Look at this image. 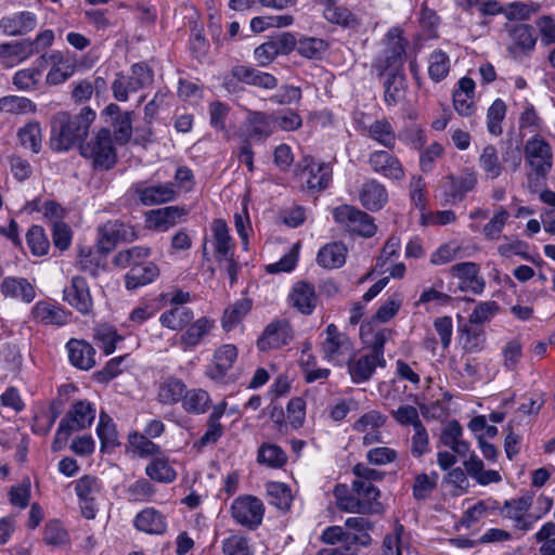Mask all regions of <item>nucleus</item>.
I'll return each mask as SVG.
<instances>
[{
  "label": "nucleus",
  "mask_w": 555,
  "mask_h": 555,
  "mask_svg": "<svg viewBox=\"0 0 555 555\" xmlns=\"http://www.w3.org/2000/svg\"><path fill=\"white\" fill-rule=\"evenodd\" d=\"M64 300L82 314H89L93 300L87 281L81 276H73L70 284L63 291Z\"/></svg>",
  "instance_id": "16"
},
{
  "label": "nucleus",
  "mask_w": 555,
  "mask_h": 555,
  "mask_svg": "<svg viewBox=\"0 0 555 555\" xmlns=\"http://www.w3.org/2000/svg\"><path fill=\"white\" fill-rule=\"evenodd\" d=\"M289 304L302 314H311L317 306L318 297L314 286L307 282H298L288 296Z\"/></svg>",
  "instance_id": "31"
},
{
  "label": "nucleus",
  "mask_w": 555,
  "mask_h": 555,
  "mask_svg": "<svg viewBox=\"0 0 555 555\" xmlns=\"http://www.w3.org/2000/svg\"><path fill=\"white\" fill-rule=\"evenodd\" d=\"M257 460L261 464H266L269 467L279 468L282 467L286 461V453L276 444L262 443L258 449Z\"/></svg>",
  "instance_id": "59"
},
{
  "label": "nucleus",
  "mask_w": 555,
  "mask_h": 555,
  "mask_svg": "<svg viewBox=\"0 0 555 555\" xmlns=\"http://www.w3.org/2000/svg\"><path fill=\"white\" fill-rule=\"evenodd\" d=\"M95 118V112L83 107L79 114L59 112L51 119L50 146L53 151L65 152L85 139Z\"/></svg>",
  "instance_id": "1"
},
{
  "label": "nucleus",
  "mask_w": 555,
  "mask_h": 555,
  "mask_svg": "<svg viewBox=\"0 0 555 555\" xmlns=\"http://www.w3.org/2000/svg\"><path fill=\"white\" fill-rule=\"evenodd\" d=\"M231 73L234 78L242 82L267 90H272L278 86V79L273 75L250 66L237 65L232 68Z\"/></svg>",
  "instance_id": "34"
},
{
  "label": "nucleus",
  "mask_w": 555,
  "mask_h": 555,
  "mask_svg": "<svg viewBox=\"0 0 555 555\" xmlns=\"http://www.w3.org/2000/svg\"><path fill=\"white\" fill-rule=\"evenodd\" d=\"M152 82V69L143 63H137L131 66L130 76H126L122 73L116 75L112 83L113 95L117 101L126 102L130 92H137Z\"/></svg>",
  "instance_id": "6"
},
{
  "label": "nucleus",
  "mask_w": 555,
  "mask_h": 555,
  "mask_svg": "<svg viewBox=\"0 0 555 555\" xmlns=\"http://www.w3.org/2000/svg\"><path fill=\"white\" fill-rule=\"evenodd\" d=\"M294 338V332L289 322L285 319H278L270 322L262 335L257 340V347L261 351L279 349L288 345Z\"/></svg>",
  "instance_id": "15"
},
{
  "label": "nucleus",
  "mask_w": 555,
  "mask_h": 555,
  "mask_svg": "<svg viewBox=\"0 0 555 555\" xmlns=\"http://www.w3.org/2000/svg\"><path fill=\"white\" fill-rule=\"evenodd\" d=\"M158 275L159 269L152 261H146L143 264H135L125 276L126 288L132 291L141 286H145L154 282Z\"/></svg>",
  "instance_id": "35"
},
{
  "label": "nucleus",
  "mask_w": 555,
  "mask_h": 555,
  "mask_svg": "<svg viewBox=\"0 0 555 555\" xmlns=\"http://www.w3.org/2000/svg\"><path fill=\"white\" fill-rule=\"evenodd\" d=\"M37 109L36 104L28 98L7 95L0 98V112L13 115L31 114Z\"/></svg>",
  "instance_id": "54"
},
{
  "label": "nucleus",
  "mask_w": 555,
  "mask_h": 555,
  "mask_svg": "<svg viewBox=\"0 0 555 555\" xmlns=\"http://www.w3.org/2000/svg\"><path fill=\"white\" fill-rule=\"evenodd\" d=\"M449 272L461 281L460 288L462 291H472L475 294L483 291L485 280L480 275V268L476 262L456 263L449 269Z\"/></svg>",
  "instance_id": "19"
},
{
  "label": "nucleus",
  "mask_w": 555,
  "mask_h": 555,
  "mask_svg": "<svg viewBox=\"0 0 555 555\" xmlns=\"http://www.w3.org/2000/svg\"><path fill=\"white\" fill-rule=\"evenodd\" d=\"M270 504L286 511L292 504V495L288 488L281 482H270L267 486Z\"/></svg>",
  "instance_id": "64"
},
{
  "label": "nucleus",
  "mask_w": 555,
  "mask_h": 555,
  "mask_svg": "<svg viewBox=\"0 0 555 555\" xmlns=\"http://www.w3.org/2000/svg\"><path fill=\"white\" fill-rule=\"evenodd\" d=\"M347 248L343 243L324 245L318 253L317 262L326 269L340 268L346 261Z\"/></svg>",
  "instance_id": "45"
},
{
  "label": "nucleus",
  "mask_w": 555,
  "mask_h": 555,
  "mask_svg": "<svg viewBox=\"0 0 555 555\" xmlns=\"http://www.w3.org/2000/svg\"><path fill=\"white\" fill-rule=\"evenodd\" d=\"M511 46L509 51L512 53L522 52L529 54L533 51L537 37L534 29L528 24H518L509 29Z\"/></svg>",
  "instance_id": "36"
},
{
  "label": "nucleus",
  "mask_w": 555,
  "mask_h": 555,
  "mask_svg": "<svg viewBox=\"0 0 555 555\" xmlns=\"http://www.w3.org/2000/svg\"><path fill=\"white\" fill-rule=\"evenodd\" d=\"M96 410L93 403L88 400L74 402L65 417L61 421L67 423V427L77 431L90 427L95 418Z\"/></svg>",
  "instance_id": "25"
},
{
  "label": "nucleus",
  "mask_w": 555,
  "mask_h": 555,
  "mask_svg": "<svg viewBox=\"0 0 555 555\" xmlns=\"http://www.w3.org/2000/svg\"><path fill=\"white\" fill-rule=\"evenodd\" d=\"M36 52L37 50L33 48V43L25 41L0 43V59L3 65L8 67L29 59Z\"/></svg>",
  "instance_id": "38"
},
{
  "label": "nucleus",
  "mask_w": 555,
  "mask_h": 555,
  "mask_svg": "<svg viewBox=\"0 0 555 555\" xmlns=\"http://www.w3.org/2000/svg\"><path fill=\"white\" fill-rule=\"evenodd\" d=\"M332 167L312 157H305L296 165L295 175L302 189L323 191L332 181Z\"/></svg>",
  "instance_id": "4"
},
{
  "label": "nucleus",
  "mask_w": 555,
  "mask_h": 555,
  "mask_svg": "<svg viewBox=\"0 0 555 555\" xmlns=\"http://www.w3.org/2000/svg\"><path fill=\"white\" fill-rule=\"evenodd\" d=\"M96 434L102 449L114 448L119 444L116 425L112 417L103 411L99 416Z\"/></svg>",
  "instance_id": "53"
},
{
  "label": "nucleus",
  "mask_w": 555,
  "mask_h": 555,
  "mask_svg": "<svg viewBox=\"0 0 555 555\" xmlns=\"http://www.w3.org/2000/svg\"><path fill=\"white\" fill-rule=\"evenodd\" d=\"M325 335L321 346L323 358L336 365L345 364L353 354V343L333 323L326 326Z\"/></svg>",
  "instance_id": "7"
},
{
  "label": "nucleus",
  "mask_w": 555,
  "mask_h": 555,
  "mask_svg": "<svg viewBox=\"0 0 555 555\" xmlns=\"http://www.w3.org/2000/svg\"><path fill=\"white\" fill-rule=\"evenodd\" d=\"M388 49L385 51V63L387 72H400L403 63L404 44L400 37L399 29L391 28L387 33Z\"/></svg>",
  "instance_id": "40"
},
{
  "label": "nucleus",
  "mask_w": 555,
  "mask_h": 555,
  "mask_svg": "<svg viewBox=\"0 0 555 555\" xmlns=\"http://www.w3.org/2000/svg\"><path fill=\"white\" fill-rule=\"evenodd\" d=\"M353 491L358 494L360 503L370 505V509L362 511L361 514H378L383 511L379 502V490L369 481L353 480Z\"/></svg>",
  "instance_id": "43"
},
{
  "label": "nucleus",
  "mask_w": 555,
  "mask_h": 555,
  "mask_svg": "<svg viewBox=\"0 0 555 555\" xmlns=\"http://www.w3.org/2000/svg\"><path fill=\"white\" fill-rule=\"evenodd\" d=\"M477 182V173L469 168L464 169L459 176L448 175L440 185L443 204L454 205L462 202L466 194L475 189Z\"/></svg>",
  "instance_id": "8"
},
{
  "label": "nucleus",
  "mask_w": 555,
  "mask_h": 555,
  "mask_svg": "<svg viewBox=\"0 0 555 555\" xmlns=\"http://www.w3.org/2000/svg\"><path fill=\"white\" fill-rule=\"evenodd\" d=\"M37 23L38 18L34 12H15L0 20V31L9 37L24 36L33 31Z\"/></svg>",
  "instance_id": "18"
},
{
  "label": "nucleus",
  "mask_w": 555,
  "mask_h": 555,
  "mask_svg": "<svg viewBox=\"0 0 555 555\" xmlns=\"http://www.w3.org/2000/svg\"><path fill=\"white\" fill-rule=\"evenodd\" d=\"M532 505V496L524 495L520 498L507 500L501 508V515L504 518L514 521V527L521 531H529L540 516L528 514Z\"/></svg>",
  "instance_id": "11"
},
{
  "label": "nucleus",
  "mask_w": 555,
  "mask_h": 555,
  "mask_svg": "<svg viewBox=\"0 0 555 555\" xmlns=\"http://www.w3.org/2000/svg\"><path fill=\"white\" fill-rule=\"evenodd\" d=\"M33 319L44 325L62 326L68 322L69 313L62 307L47 300L35 304L31 310Z\"/></svg>",
  "instance_id": "27"
},
{
  "label": "nucleus",
  "mask_w": 555,
  "mask_h": 555,
  "mask_svg": "<svg viewBox=\"0 0 555 555\" xmlns=\"http://www.w3.org/2000/svg\"><path fill=\"white\" fill-rule=\"evenodd\" d=\"M104 113L111 117L115 141L120 145L128 143L132 137L133 112H122L117 104L111 103Z\"/></svg>",
  "instance_id": "21"
},
{
  "label": "nucleus",
  "mask_w": 555,
  "mask_h": 555,
  "mask_svg": "<svg viewBox=\"0 0 555 555\" xmlns=\"http://www.w3.org/2000/svg\"><path fill=\"white\" fill-rule=\"evenodd\" d=\"M131 191L144 206L160 205L175 199L177 192L173 183L147 184L144 181L134 183Z\"/></svg>",
  "instance_id": "14"
},
{
  "label": "nucleus",
  "mask_w": 555,
  "mask_h": 555,
  "mask_svg": "<svg viewBox=\"0 0 555 555\" xmlns=\"http://www.w3.org/2000/svg\"><path fill=\"white\" fill-rule=\"evenodd\" d=\"M390 150H375L369 154L367 164L371 170L386 179L401 181L405 170L400 159Z\"/></svg>",
  "instance_id": "13"
},
{
  "label": "nucleus",
  "mask_w": 555,
  "mask_h": 555,
  "mask_svg": "<svg viewBox=\"0 0 555 555\" xmlns=\"http://www.w3.org/2000/svg\"><path fill=\"white\" fill-rule=\"evenodd\" d=\"M0 292L5 298L21 300L25 304L31 302L36 297L34 285L25 278H4Z\"/></svg>",
  "instance_id": "29"
},
{
  "label": "nucleus",
  "mask_w": 555,
  "mask_h": 555,
  "mask_svg": "<svg viewBox=\"0 0 555 555\" xmlns=\"http://www.w3.org/2000/svg\"><path fill=\"white\" fill-rule=\"evenodd\" d=\"M101 242L106 248H112L118 243L134 241L138 235L134 228L119 220H111L100 228Z\"/></svg>",
  "instance_id": "24"
},
{
  "label": "nucleus",
  "mask_w": 555,
  "mask_h": 555,
  "mask_svg": "<svg viewBox=\"0 0 555 555\" xmlns=\"http://www.w3.org/2000/svg\"><path fill=\"white\" fill-rule=\"evenodd\" d=\"M145 474L152 480L160 483H171L177 479V472L163 453L156 455L145 467Z\"/></svg>",
  "instance_id": "41"
},
{
  "label": "nucleus",
  "mask_w": 555,
  "mask_h": 555,
  "mask_svg": "<svg viewBox=\"0 0 555 555\" xmlns=\"http://www.w3.org/2000/svg\"><path fill=\"white\" fill-rule=\"evenodd\" d=\"M151 256V248L146 246H133L118 251L113 259L114 264L120 268H133L135 264H143Z\"/></svg>",
  "instance_id": "50"
},
{
  "label": "nucleus",
  "mask_w": 555,
  "mask_h": 555,
  "mask_svg": "<svg viewBox=\"0 0 555 555\" xmlns=\"http://www.w3.org/2000/svg\"><path fill=\"white\" fill-rule=\"evenodd\" d=\"M509 218L508 211L500 207L482 228L485 237L489 241H498Z\"/></svg>",
  "instance_id": "63"
},
{
  "label": "nucleus",
  "mask_w": 555,
  "mask_h": 555,
  "mask_svg": "<svg viewBox=\"0 0 555 555\" xmlns=\"http://www.w3.org/2000/svg\"><path fill=\"white\" fill-rule=\"evenodd\" d=\"M215 322L206 317L197 319L181 336V343L185 347L197 346L214 328Z\"/></svg>",
  "instance_id": "49"
},
{
  "label": "nucleus",
  "mask_w": 555,
  "mask_h": 555,
  "mask_svg": "<svg viewBox=\"0 0 555 555\" xmlns=\"http://www.w3.org/2000/svg\"><path fill=\"white\" fill-rule=\"evenodd\" d=\"M20 143L25 149L38 154L42 146V130L38 121H29L17 132Z\"/></svg>",
  "instance_id": "51"
},
{
  "label": "nucleus",
  "mask_w": 555,
  "mask_h": 555,
  "mask_svg": "<svg viewBox=\"0 0 555 555\" xmlns=\"http://www.w3.org/2000/svg\"><path fill=\"white\" fill-rule=\"evenodd\" d=\"M185 384L177 377H166L159 382L157 400L162 404L173 405L182 400L185 392Z\"/></svg>",
  "instance_id": "44"
},
{
  "label": "nucleus",
  "mask_w": 555,
  "mask_h": 555,
  "mask_svg": "<svg viewBox=\"0 0 555 555\" xmlns=\"http://www.w3.org/2000/svg\"><path fill=\"white\" fill-rule=\"evenodd\" d=\"M133 524L138 530L150 534H162L167 528L165 516L154 507H146L138 513Z\"/></svg>",
  "instance_id": "37"
},
{
  "label": "nucleus",
  "mask_w": 555,
  "mask_h": 555,
  "mask_svg": "<svg viewBox=\"0 0 555 555\" xmlns=\"http://www.w3.org/2000/svg\"><path fill=\"white\" fill-rule=\"evenodd\" d=\"M524 157L530 167L529 180L545 178L553 167V151L551 144L540 134L529 138L524 145Z\"/></svg>",
  "instance_id": "3"
},
{
  "label": "nucleus",
  "mask_w": 555,
  "mask_h": 555,
  "mask_svg": "<svg viewBox=\"0 0 555 555\" xmlns=\"http://www.w3.org/2000/svg\"><path fill=\"white\" fill-rule=\"evenodd\" d=\"M450 72V57L440 50H434L428 56V76L435 82L442 81Z\"/></svg>",
  "instance_id": "52"
},
{
  "label": "nucleus",
  "mask_w": 555,
  "mask_h": 555,
  "mask_svg": "<svg viewBox=\"0 0 555 555\" xmlns=\"http://www.w3.org/2000/svg\"><path fill=\"white\" fill-rule=\"evenodd\" d=\"M274 116L263 112H248L240 138L264 141L274 132Z\"/></svg>",
  "instance_id": "17"
},
{
  "label": "nucleus",
  "mask_w": 555,
  "mask_h": 555,
  "mask_svg": "<svg viewBox=\"0 0 555 555\" xmlns=\"http://www.w3.org/2000/svg\"><path fill=\"white\" fill-rule=\"evenodd\" d=\"M181 401L182 408L190 414H204L211 403L209 393L201 388L185 389Z\"/></svg>",
  "instance_id": "47"
},
{
  "label": "nucleus",
  "mask_w": 555,
  "mask_h": 555,
  "mask_svg": "<svg viewBox=\"0 0 555 555\" xmlns=\"http://www.w3.org/2000/svg\"><path fill=\"white\" fill-rule=\"evenodd\" d=\"M262 502L253 495H243L235 499L231 506L232 517L236 522L250 529L257 528L263 517Z\"/></svg>",
  "instance_id": "10"
},
{
  "label": "nucleus",
  "mask_w": 555,
  "mask_h": 555,
  "mask_svg": "<svg viewBox=\"0 0 555 555\" xmlns=\"http://www.w3.org/2000/svg\"><path fill=\"white\" fill-rule=\"evenodd\" d=\"M359 199L367 210L377 211L388 202V192L383 183L371 179L362 184Z\"/></svg>",
  "instance_id": "26"
},
{
  "label": "nucleus",
  "mask_w": 555,
  "mask_h": 555,
  "mask_svg": "<svg viewBox=\"0 0 555 555\" xmlns=\"http://www.w3.org/2000/svg\"><path fill=\"white\" fill-rule=\"evenodd\" d=\"M362 134L377 142L387 150H393L396 146V131L386 118L376 119L367 126L363 125Z\"/></svg>",
  "instance_id": "33"
},
{
  "label": "nucleus",
  "mask_w": 555,
  "mask_h": 555,
  "mask_svg": "<svg viewBox=\"0 0 555 555\" xmlns=\"http://www.w3.org/2000/svg\"><path fill=\"white\" fill-rule=\"evenodd\" d=\"M79 150L80 155L89 159L95 169L109 170L117 162L116 147L107 128H101L90 140L80 144Z\"/></svg>",
  "instance_id": "2"
},
{
  "label": "nucleus",
  "mask_w": 555,
  "mask_h": 555,
  "mask_svg": "<svg viewBox=\"0 0 555 555\" xmlns=\"http://www.w3.org/2000/svg\"><path fill=\"white\" fill-rule=\"evenodd\" d=\"M39 66L44 63L50 64V69L46 76V83L57 86L67 81L76 70V64L62 51L54 50L49 55L43 54L38 60Z\"/></svg>",
  "instance_id": "12"
},
{
  "label": "nucleus",
  "mask_w": 555,
  "mask_h": 555,
  "mask_svg": "<svg viewBox=\"0 0 555 555\" xmlns=\"http://www.w3.org/2000/svg\"><path fill=\"white\" fill-rule=\"evenodd\" d=\"M405 95V77L401 72H386L384 101L387 106H397Z\"/></svg>",
  "instance_id": "39"
},
{
  "label": "nucleus",
  "mask_w": 555,
  "mask_h": 555,
  "mask_svg": "<svg viewBox=\"0 0 555 555\" xmlns=\"http://www.w3.org/2000/svg\"><path fill=\"white\" fill-rule=\"evenodd\" d=\"M210 230L217 260L221 262V257L233 256L235 244L230 235V229L227 222L223 219H216L212 221Z\"/></svg>",
  "instance_id": "28"
},
{
  "label": "nucleus",
  "mask_w": 555,
  "mask_h": 555,
  "mask_svg": "<svg viewBox=\"0 0 555 555\" xmlns=\"http://www.w3.org/2000/svg\"><path fill=\"white\" fill-rule=\"evenodd\" d=\"M128 442L133 451L141 457H155L156 455L162 454V449L158 444L154 443L151 438L138 431L129 434Z\"/></svg>",
  "instance_id": "60"
},
{
  "label": "nucleus",
  "mask_w": 555,
  "mask_h": 555,
  "mask_svg": "<svg viewBox=\"0 0 555 555\" xmlns=\"http://www.w3.org/2000/svg\"><path fill=\"white\" fill-rule=\"evenodd\" d=\"M336 223L352 234L371 237L376 232L374 219L351 205H340L332 210Z\"/></svg>",
  "instance_id": "5"
},
{
  "label": "nucleus",
  "mask_w": 555,
  "mask_h": 555,
  "mask_svg": "<svg viewBox=\"0 0 555 555\" xmlns=\"http://www.w3.org/2000/svg\"><path fill=\"white\" fill-rule=\"evenodd\" d=\"M347 527V554L359 555L361 547H369L373 543L371 532L374 522L365 517H349L345 520Z\"/></svg>",
  "instance_id": "9"
},
{
  "label": "nucleus",
  "mask_w": 555,
  "mask_h": 555,
  "mask_svg": "<svg viewBox=\"0 0 555 555\" xmlns=\"http://www.w3.org/2000/svg\"><path fill=\"white\" fill-rule=\"evenodd\" d=\"M251 301L247 298L236 300L224 310L222 317V327L227 331L236 326L250 311Z\"/></svg>",
  "instance_id": "58"
},
{
  "label": "nucleus",
  "mask_w": 555,
  "mask_h": 555,
  "mask_svg": "<svg viewBox=\"0 0 555 555\" xmlns=\"http://www.w3.org/2000/svg\"><path fill=\"white\" fill-rule=\"evenodd\" d=\"M185 215L186 210L184 208L168 206L152 210L147 214L146 221L149 228L165 232L176 225Z\"/></svg>",
  "instance_id": "30"
},
{
  "label": "nucleus",
  "mask_w": 555,
  "mask_h": 555,
  "mask_svg": "<svg viewBox=\"0 0 555 555\" xmlns=\"http://www.w3.org/2000/svg\"><path fill=\"white\" fill-rule=\"evenodd\" d=\"M462 246L455 241L443 243L431 253L429 262L433 266L448 264L456 259L462 258Z\"/></svg>",
  "instance_id": "56"
},
{
  "label": "nucleus",
  "mask_w": 555,
  "mask_h": 555,
  "mask_svg": "<svg viewBox=\"0 0 555 555\" xmlns=\"http://www.w3.org/2000/svg\"><path fill=\"white\" fill-rule=\"evenodd\" d=\"M193 317V311L190 308L177 306L163 312L159 322L169 330L180 331L191 322Z\"/></svg>",
  "instance_id": "48"
},
{
  "label": "nucleus",
  "mask_w": 555,
  "mask_h": 555,
  "mask_svg": "<svg viewBox=\"0 0 555 555\" xmlns=\"http://www.w3.org/2000/svg\"><path fill=\"white\" fill-rule=\"evenodd\" d=\"M323 16L327 22L345 28H354L360 24L356 14H353L348 8L340 7L338 4L324 8Z\"/></svg>",
  "instance_id": "55"
},
{
  "label": "nucleus",
  "mask_w": 555,
  "mask_h": 555,
  "mask_svg": "<svg viewBox=\"0 0 555 555\" xmlns=\"http://www.w3.org/2000/svg\"><path fill=\"white\" fill-rule=\"evenodd\" d=\"M372 331L371 324L361 325L360 334L364 341H367L371 346L370 352H372L375 356H378L379 359L384 358V346L385 344L392 337V330L390 328H379L377 330L373 336L372 339H367L369 332Z\"/></svg>",
  "instance_id": "57"
},
{
  "label": "nucleus",
  "mask_w": 555,
  "mask_h": 555,
  "mask_svg": "<svg viewBox=\"0 0 555 555\" xmlns=\"http://www.w3.org/2000/svg\"><path fill=\"white\" fill-rule=\"evenodd\" d=\"M237 358L234 345L227 344L216 350L212 362L206 367V375L215 382H223Z\"/></svg>",
  "instance_id": "20"
},
{
  "label": "nucleus",
  "mask_w": 555,
  "mask_h": 555,
  "mask_svg": "<svg viewBox=\"0 0 555 555\" xmlns=\"http://www.w3.org/2000/svg\"><path fill=\"white\" fill-rule=\"evenodd\" d=\"M41 77L40 66L17 70L12 79L13 85L21 91L35 90Z\"/></svg>",
  "instance_id": "62"
},
{
  "label": "nucleus",
  "mask_w": 555,
  "mask_h": 555,
  "mask_svg": "<svg viewBox=\"0 0 555 555\" xmlns=\"http://www.w3.org/2000/svg\"><path fill=\"white\" fill-rule=\"evenodd\" d=\"M478 163L487 179L494 180L504 171V166L499 157V151L494 145L490 144L483 147Z\"/></svg>",
  "instance_id": "46"
},
{
  "label": "nucleus",
  "mask_w": 555,
  "mask_h": 555,
  "mask_svg": "<svg viewBox=\"0 0 555 555\" xmlns=\"http://www.w3.org/2000/svg\"><path fill=\"white\" fill-rule=\"evenodd\" d=\"M459 339L467 352H478L483 349L486 336L482 326L465 323L459 327Z\"/></svg>",
  "instance_id": "42"
},
{
  "label": "nucleus",
  "mask_w": 555,
  "mask_h": 555,
  "mask_svg": "<svg viewBox=\"0 0 555 555\" xmlns=\"http://www.w3.org/2000/svg\"><path fill=\"white\" fill-rule=\"evenodd\" d=\"M346 363H348V372L351 380L356 384L369 380L376 367L386 366V360L379 359L378 356L372 352L361 354L358 358H350Z\"/></svg>",
  "instance_id": "22"
},
{
  "label": "nucleus",
  "mask_w": 555,
  "mask_h": 555,
  "mask_svg": "<svg viewBox=\"0 0 555 555\" xmlns=\"http://www.w3.org/2000/svg\"><path fill=\"white\" fill-rule=\"evenodd\" d=\"M70 363L80 370L88 371L95 365V350L85 340L70 339L66 344Z\"/></svg>",
  "instance_id": "32"
},
{
  "label": "nucleus",
  "mask_w": 555,
  "mask_h": 555,
  "mask_svg": "<svg viewBox=\"0 0 555 555\" xmlns=\"http://www.w3.org/2000/svg\"><path fill=\"white\" fill-rule=\"evenodd\" d=\"M506 115V104L503 100L496 99L487 112V128L492 135H500L503 132L502 121Z\"/></svg>",
  "instance_id": "61"
},
{
  "label": "nucleus",
  "mask_w": 555,
  "mask_h": 555,
  "mask_svg": "<svg viewBox=\"0 0 555 555\" xmlns=\"http://www.w3.org/2000/svg\"><path fill=\"white\" fill-rule=\"evenodd\" d=\"M475 81L469 77H462L453 90V107L456 113L463 117L472 116L476 111L474 102Z\"/></svg>",
  "instance_id": "23"
}]
</instances>
